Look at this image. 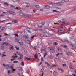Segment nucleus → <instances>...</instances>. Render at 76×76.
I'll return each mask as SVG.
<instances>
[{"label": "nucleus", "instance_id": "1", "mask_svg": "<svg viewBox=\"0 0 76 76\" xmlns=\"http://www.w3.org/2000/svg\"><path fill=\"white\" fill-rule=\"evenodd\" d=\"M48 50L50 51L51 53H53L55 52L54 50L52 48H50V47H48Z\"/></svg>", "mask_w": 76, "mask_h": 76}, {"label": "nucleus", "instance_id": "2", "mask_svg": "<svg viewBox=\"0 0 76 76\" xmlns=\"http://www.w3.org/2000/svg\"><path fill=\"white\" fill-rule=\"evenodd\" d=\"M19 56H20L18 57V58L19 60H20V59H22V58H23V57L24 56H23V55L22 54H21Z\"/></svg>", "mask_w": 76, "mask_h": 76}, {"label": "nucleus", "instance_id": "3", "mask_svg": "<svg viewBox=\"0 0 76 76\" xmlns=\"http://www.w3.org/2000/svg\"><path fill=\"white\" fill-rule=\"evenodd\" d=\"M66 54L67 55H68V56H72V54L70 52H67V51H66Z\"/></svg>", "mask_w": 76, "mask_h": 76}, {"label": "nucleus", "instance_id": "4", "mask_svg": "<svg viewBox=\"0 0 76 76\" xmlns=\"http://www.w3.org/2000/svg\"><path fill=\"white\" fill-rule=\"evenodd\" d=\"M70 46H72V47H73L74 48H76V44H70Z\"/></svg>", "mask_w": 76, "mask_h": 76}, {"label": "nucleus", "instance_id": "5", "mask_svg": "<svg viewBox=\"0 0 76 76\" xmlns=\"http://www.w3.org/2000/svg\"><path fill=\"white\" fill-rule=\"evenodd\" d=\"M3 66L4 67H6L7 68H8V67H9L10 66V65H8L7 64L5 65V64H3Z\"/></svg>", "mask_w": 76, "mask_h": 76}, {"label": "nucleus", "instance_id": "6", "mask_svg": "<svg viewBox=\"0 0 76 76\" xmlns=\"http://www.w3.org/2000/svg\"><path fill=\"white\" fill-rule=\"evenodd\" d=\"M62 20L63 21H59L58 22L59 23H60V22H62L63 23H64V24H65L66 22H65V20L64 19H62Z\"/></svg>", "mask_w": 76, "mask_h": 76}, {"label": "nucleus", "instance_id": "7", "mask_svg": "<svg viewBox=\"0 0 76 76\" xmlns=\"http://www.w3.org/2000/svg\"><path fill=\"white\" fill-rule=\"evenodd\" d=\"M47 48V46H45L42 47V50H43L44 51V50H45L46 48Z\"/></svg>", "mask_w": 76, "mask_h": 76}, {"label": "nucleus", "instance_id": "8", "mask_svg": "<svg viewBox=\"0 0 76 76\" xmlns=\"http://www.w3.org/2000/svg\"><path fill=\"white\" fill-rule=\"evenodd\" d=\"M10 14H12L13 15H16L15 12L13 11H10Z\"/></svg>", "mask_w": 76, "mask_h": 76}, {"label": "nucleus", "instance_id": "9", "mask_svg": "<svg viewBox=\"0 0 76 76\" xmlns=\"http://www.w3.org/2000/svg\"><path fill=\"white\" fill-rule=\"evenodd\" d=\"M2 45L5 44V45H6L7 46H9V45H10V44H9L6 42L3 43H2Z\"/></svg>", "mask_w": 76, "mask_h": 76}, {"label": "nucleus", "instance_id": "10", "mask_svg": "<svg viewBox=\"0 0 76 76\" xmlns=\"http://www.w3.org/2000/svg\"><path fill=\"white\" fill-rule=\"evenodd\" d=\"M19 15L21 16H25V15L23 14V13H21L20 12H19Z\"/></svg>", "mask_w": 76, "mask_h": 76}, {"label": "nucleus", "instance_id": "11", "mask_svg": "<svg viewBox=\"0 0 76 76\" xmlns=\"http://www.w3.org/2000/svg\"><path fill=\"white\" fill-rule=\"evenodd\" d=\"M12 59H11V60L12 61H13V60H14L15 58H15V56H13L12 57Z\"/></svg>", "mask_w": 76, "mask_h": 76}, {"label": "nucleus", "instance_id": "12", "mask_svg": "<svg viewBox=\"0 0 76 76\" xmlns=\"http://www.w3.org/2000/svg\"><path fill=\"white\" fill-rule=\"evenodd\" d=\"M10 67L12 69V72H13V71H15V70H16V69H13V67L12 66V67L10 66Z\"/></svg>", "mask_w": 76, "mask_h": 76}, {"label": "nucleus", "instance_id": "13", "mask_svg": "<svg viewBox=\"0 0 76 76\" xmlns=\"http://www.w3.org/2000/svg\"><path fill=\"white\" fill-rule=\"evenodd\" d=\"M21 65L23 66H25V64H24V62L23 61H22L21 63Z\"/></svg>", "mask_w": 76, "mask_h": 76}, {"label": "nucleus", "instance_id": "14", "mask_svg": "<svg viewBox=\"0 0 76 76\" xmlns=\"http://www.w3.org/2000/svg\"><path fill=\"white\" fill-rule=\"evenodd\" d=\"M57 65H52V66H51L52 68L53 67H57Z\"/></svg>", "mask_w": 76, "mask_h": 76}, {"label": "nucleus", "instance_id": "15", "mask_svg": "<svg viewBox=\"0 0 76 76\" xmlns=\"http://www.w3.org/2000/svg\"><path fill=\"white\" fill-rule=\"evenodd\" d=\"M45 63L46 64H47V66H50V64L48 63V62H45Z\"/></svg>", "mask_w": 76, "mask_h": 76}, {"label": "nucleus", "instance_id": "16", "mask_svg": "<svg viewBox=\"0 0 76 76\" xmlns=\"http://www.w3.org/2000/svg\"><path fill=\"white\" fill-rule=\"evenodd\" d=\"M64 41H65V42H69V41H68V40L66 38L64 39Z\"/></svg>", "mask_w": 76, "mask_h": 76}, {"label": "nucleus", "instance_id": "17", "mask_svg": "<svg viewBox=\"0 0 76 76\" xmlns=\"http://www.w3.org/2000/svg\"><path fill=\"white\" fill-rule=\"evenodd\" d=\"M46 9H49L50 8V6L48 5L46 6L45 7Z\"/></svg>", "mask_w": 76, "mask_h": 76}, {"label": "nucleus", "instance_id": "18", "mask_svg": "<svg viewBox=\"0 0 76 76\" xmlns=\"http://www.w3.org/2000/svg\"><path fill=\"white\" fill-rule=\"evenodd\" d=\"M47 52L45 53L43 57H45V56H47Z\"/></svg>", "mask_w": 76, "mask_h": 76}, {"label": "nucleus", "instance_id": "19", "mask_svg": "<svg viewBox=\"0 0 76 76\" xmlns=\"http://www.w3.org/2000/svg\"><path fill=\"white\" fill-rule=\"evenodd\" d=\"M17 69L18 70H19L20 71V70H22V68L20 67H17Z\"/></svg>", "mask_w": 76, "mask_h": 76}, {"label": "nucleus", "instance_id": "20", "mask_svg": "<svg viewBox=\"0 0 76 76\" xmlns=\"http://www.w3.org/2000/svg\"><path fill=\"white\" fill-rule=\"evenodd\" d=\"M35 7H36L37 8H39L40 7L39 5H35Z\"/></svg>", "mask_w": 76, "mask_h": 76}, {"label": "nucleus", "instance_id": "21", "mask_svg": "<svg viewBox=\"0 0 76 76\" xmlns=\"http://www.w3.org/2000/svg\"><path fill=\"white\" fill-rule=\"evenodd\" d=\"M39 28H42V26H41V25H39L38 26Z\"/></svg>", "mask_w": 76, "mask_h": 76}, {"label": "nucleus", "instance_id": "22", "mask_svg": "<svg viewBox=\"0 0 76 76\" xmlns=\"http://www.w3.org/2000/svg\"><path fill=\"white\" fill-rule=\"evenodd\" d=\"M15 48L17 50H19V47H18L17 46H15Z\"/></svg>", "mask_w": 76, "mask_h": 76}, {"label": "nucleus", "instance_id": "23", "mask_svg": "<svg viewBox=\"0 0 76 76\" xmlns=\"http://www.w3.org/2000/svg\"><path fill=\"white\" fill-rule=\"evenodd\" d=\"M25 58L26 59L28 60H31V58H29L28 57H25Z\"/></svg>", "mask_w": 76, "mask_h": 76}, {"label": "nucleus", "instance_id": "24", "mask_svg": "<svg viewBox=\"0 0 76 76\" xmlns=\"http://www.w3.org/2000/svg\"><path fill=\"white\" fill-rule=\"evenodd\" d=\"M13 22H14L15 23H18V21L16 20H14L13 21Z\"/></svg>", "mask_w": 76, "mask_h": 76}, {"label": "nucleus", "instance_id": "25", "mask_svg": "<svg viewBox=\"0 0 76 76\" xmlns=\"http://www.w3.org/2000/svg\"><path fill=\"white\" fill-rule=\"evenodd\" d=\"M30 72V71L29 69H28L26 71V72L27 73H29Z\"/></svg>", "mask_w": 76, "mask_h": 76}, {"label": "nucleus", "instance_id": "26", "mask_svg": "<svg viewBox=\"0 0 76 76\" xmlns=\"http://www.w3.org/2000/svg\"><path fill=\"white\" fill-rule=\"evenodd\" d=\"M17 54L18 55H19V56H20L21 54L20 53V52H17Z\"/></svg>", "mask_w": 76, "mask_h": 76}, {"label": "nucleus", "instance_id": "27", "mask_svg": "<svg viewBox=\"0 0 76 76\" xmlns=\"http://www.w3.org/2000/svg\"><path fill=\"white\" fill-rule=\"evenodd\" d=\"M61 28L63 30H65V29H66V27L64 26L63 27H61Z\"/></svg>", "mask_w": 76, "mask_h": 76}, {"label": "nucleus", "instance_id": "28", "mask_svg": "<svg viewBox=\"0 0 76 76\" xmlns=\"http://www.w3.org/2000/svg\"><path fill=\"white\" fill-rule=\"evenodd\" d=\"M48 44H50L51 43V41H48Z\"/></svg>", "mask_w": 76, "mask_h": 76}, {"label": "nucleus", "instance_id": "29", "mask_svg": "<svg viewBox=\"0 0 76 76\" xmlns=\"http://www.w3.org/2000/svg\"><path fill=\"white\" fill-rule=\"evenodd\" d=\"M15 9H17V10H20V9H21V8L20 7H16L15 8Z\"/></svg>", "mask_w": 76, "mask_h": 76}, {"label": "nucleus", "instance_id": "30", "mask_svg": "<svg viewBox=\"0 0 76 76\" xmlns=\"http://www.w3.org/2000/svg\"><path fill=\"white\" fill-rule=\"evenodd\" d=\"M4 4H5V5H6L7 6H8V5H9V4L7 2H4Z\"/></svg>", "mask_w": 76, "mask_h": 76}, {"label": "nucleus", "instance_id": "31", "mask_svg": "<svg viewBox=\"0 0 76 76\" xmlns=\"http://www.w3.org/2000/svg\"><path fill=\"white\" fill-rule=\"evenodd\" d=\"M13 63H18V61H14Z\"/></svg>", "mask_w": 76, "mask_h": 76}, {"label": "nucleus", "instance_id": "32", "mask_svg": "<svg viewBox=\"0 0 76 76\" xmlns=\"http://www.w3.org/2000/svg\"><path fill=\"white\" fill-rule=\"evenodd\" d=\"M19 44H20V45H23V42H19Z\"/></svg>", "mask_w": 76, "mask_h": 76}, {"label": "nucleus", "instance_id": "33", "mask_svg": "<svg viewBox=\"0 0 76 76\" xmlns=\"http://www.w3.org/2000/svg\"><path fill=\"white\" fill-rule=\"evenodd\" d=\"M69 68L71 69H73V66H69Z\"/></svg>", "mask_w": 76, "mask_h": 76}, {"label": "nucleus", "instance_id": "34", "mask_svg": "<svg viewBox=\"0 0 76 76\" xmlns=\"http://www.w3.org/2000/svg\"><path fill=\"white\" fill-rule=\"evenodd\" d=\"M57 6H60L61 4H60V3L58 2L57 3Z\"/></svg>", "mask_w": 76, "mask_h": 76}, {"label": "nucleus", "instance_id": "35", "mask_svg": "<svg viewBox=\"0 0 76 76\" xmlns=\"http://www.w3.org/2000/svg\"><path fill=\"white\" fill-rule=\"evenodd\" d=\"M4 46H2L1 47V49L2 50L3 49H4Z\"/></svg>", "mask_w": 76, "mask_h": 76}, {"label": "nucleus", "instance_id": "36", "mask_svg": "<svg viewBox=\"0 0 76 76\" xmlns=\"http://www.w3.org/2000/svg\"><path fill=\"white\" fill-rule=\"evenodd\" d=\"M15 37H18L19 36H18V34H15Z\"/></svg>", "mask_w": 76, "mask_h": 76}, {"label": "nucleus", "instance_id": "37", "mask_svg": "<svg viewBox=\"0 0 76 76\" xmlns=\"http://www.w3.org/2000/svg\"><path fill=\"white\" fill-rule=\"evenodd\" d=\"M60 54H62V55H63L62 53H57L56 54V56H58V55H60Z\"/></svg>", "mask_w": 76, "mask_h": 76}, {"label": "nucleus", "instance_id": "38", "mask_svg": "<svg viewBox=\"0 0 76 76\" xmlns=\"http://www.w3.org/2000/svg\"><path fill=\"white\" fill-rule=\"evenodd\" d=\"M45 25V23H44L43 22L42 23V26H43V25Z\"/></svg>", "mask_w": 76, "mask_h": 76}, {"label": "nucleus", "instance_id": "39", "mask_svg": "<svg viewBox=\"0 0 76 76\" xmlns=\"http://www.w3.org/2000/svg\"><path fill=\"white\" fill-rule=\"evenodd\" d=\"M58 51H60V50H61V48H58Z\"/></svg>", "mask_w": 76, "mask_h": 76}, {"label": "nucleus", "instance_id": "40", "mask_svg": "<svg viewBox=\"0 0 76 76\" xmlns=\"http://www.w3.org/2000/svg\"><path fill=\"white\" fill-rule=\"evenodd\" d=\"M4 29H5V27H4L2 28L1 30H4Z\"/></svg>", "mask_w": 76, "mask_h": 76}, {"label": "nucleus", "instance_id": "41", "mask_svg": "<svg viewBox=\"0 0 76 76\" xmlns=\"http://www.w3.org/2000/svg\"><path fill=\"white\" fill-rule=\"evenodd\" d=\"M35 50V51H36V52H37H37H38V51H39L38 49H36Z\"/></svg>", "mask_w": 76, "mask_h": 76}, {"label": "nucleus", "instance_id": "42", "mask_svg": "<svg viewBox=\"0 0 76 76\" xmlns=\"http://www.w3.org/2000/svg\"><path fill=\"white\" fill-rule=\"evenodd\" d=\"M58 32H62V30H59Z\"/></svg>", "mask_w": 76, "mask_h": 76}, {"label": "nucleus", "instance_id": "43", "mask_svg": "<svg viewBox=\"0 0 76 76\" xmlns=\"http://www.w3.org/2000/svg\"><path fill=\"white\" fill-rule=\"evenodd\" d=\"M58 24H59V23H54V25H58Z\"/></svg>", "mask_w": 76, "mask_h": 76}, {"label": "nucleus", "instance_id": "44", "mask_svg": "<svg viewBox=\"0 0 76 76\" xmlns=\"http://www.w3.org/2000/svg\"><path fill=\"white\" fill-rule=\"evenodd\" d=\"M6 11L7 12H10V10H7Z\"/></svg>", "mask_w": 76, "mask_h": 76}, {"label": "nucleus", "instance_id": "45", "mask_svg": "<svg viewBox=\"0 0 76 76\" xmlns=\"http://www.w3.org/2000/svg\"><path fill=\"white\" fill-rule=\"evenodd\" d=\"M56 10H58V9H60L58 8H57V7H56L55 8Z\"/></svg>", "mask_w": 76, "mask_h": 76}, {"label": "nucleus", "instance_id": "46", "mask_svg": "<svg viewBox=\"0 0 76 76\" xmlns=\"http://www.w3.org/2000/svg\"><path fill=\"white\" fill-rule=\"evenodd\" d=\"M53 12H59L58 11H57L56 10H53Z\"/></svg>", "mask_w": 76, "mask_h": 76}, {"label": "nucleus", "instance_id": "47", "mask_svg": "<svg viewBox=\"0 0 76 76\" xmlns=\"http://www.w3.org/2000/svg\"><path fill=\"white\" fill-rule=\"evenodd\" d=\"M10 48V50H11H11H13V47L10 48Z\"/></svg>", "mask_w": 76, "mask_h": 76}, {"label": "nucleus", "instance_id": "48", "mask_svg": "<svg viewBox=\"0 0 76 76\" xmlns=\"http://www.w3.org/2000/svg\"><path fill=\"white\" fill-rule=\"evenodd\" d=\"M53 75H54V76H56V73L55 72H54L53 73Z\"/></svg>", "mask_w": 76, "mask_h": 76}, {"label": "nucleus", "instance_id": "49", "mask_svg": "<svg viewBox=\"0 0 76 76\" xmlns=\"http://www.w3.org/2000/svg\"><path fill=\"white\" fill-rule=\"evenodd\" d=\"M63 66L65 67V66H66V64H63Z\"/></svg>", "mask_w": 76, "mask_h": 76}, {"label": "nucleus", "instance_id": "50", "mask_svg": "<svg viewBox=\"0 0 76 76\" xmlns=\"http://www.w3.org/2000/svg\"><path fill=\"white\" fill-rule=\"evenodd\" d=\"M6 55H4V54H3L2 55V57H6Z\"/></svg>", "mask_w": 76, "mask_h": 76}, {"label": "nucleus", "instance_id": "51", "mask_svg": "<svg viewBox=\"0 0 76 76\" xmlns=\"http://www.w3.org/2000/svg\"><path fill=\"white\" fill-rule=\"evenodd\" d=\"M26 38H28V39L29 38V37H28V36L27 35L26 36Z\"/></svg>", "mask_w": 76, "mask_h": 76}, {"label": "nucleus", "instance_id": "52", "mask_svg": "<svg viewBox=\"0 0 76 76\" xmlns=\"http://www.w3.org/2000/svg\"><path fill=\"white\" fill-rule=\"evenodd\" d=\"M28 4V5H26V7H29V5H29V4L28 3V4Z\"/></svg>", "mask_w": 76, "mask_h": 76}, {"label": "nucleus", "instance_id": "53", "mask_svg": "<svg viewBox=\"0 0 76 76\" xmlns=\"http://www.w3.org/2000/svg\"><path fill=\"white\" fill-rule=\"evenodd\" d=\"M61 68H58V70H61Z\"/></svg>", "mask_w": 76, "mask_h": 76}, {"label": "nucleus", "instance_id": "54", "mask_svg": "<svg viewBox=\"0 0 76 76\" xmlns=\"http://www.w3.org/2000/svg\"><path fill=\"white\" fill-rule=\"evenodd\" d=\"M41 60L42 61H44V60H43V58H42V57Z\"/></svg>", "mask_w": 76, "mask_h": 76}, {"label": "nucleus", "instance_id": "55", "mask_svg": "<svg viewBox=\"0 0 76 76\" xmlns=\"http://www.w3.org/2000/svg\"><path fill=\"white\" fill-rule=\"evenodd\" d=\"M64 48H67V46L64 45Z\"/></svg>", "mask_w": 76, "mask_h": 76}, {"label": "nucleus", "instance_id": "56", "mask_svg": "<svg viewBox=\"0 0 76 76\" xmlns=\"http://www.w3.org/2000/svg\"><path fill=\"white\" fill-rule=\"evenodd\" d=\"M34 47L35 50H37V46H34Z\"/></svg>", "mask_w": 76, "mask_h": 76}, {"label": "nucleus", "instance_id": "57", "mask_svg": "<svg viewBox=\"0 0 76 76\" xmlns=\"http://www.w3.org/2000/svg\"><path fill=\"white\" fill-rule=\"evenodd\" d=\"M33 12L34 13H35V12L36 11V10H33Z\"/></svg>", "mask_w": 76, "mask_h": 76}, {"label": "nucleus", "instance_id": "58", "mask_svg": "<svg viewBox=\"0 0 76 76\" xmlns=\"http://www.w3.org/2000/svg\"><path fill=\"white\" fill-rule=\"evenodd\" d=\"M72 37H74L75 35H74V34H72Z\"/></svg>", "mask_w": 76, "mask_h": 76}, {"label": "nucleus", "instance_id": "59", "mask_svg": "<svg viewBox=\"0 0 76 76\" xmlns=\"http://www.w3.org/2000/svg\"><path fill=\"white\" fill-rule=\"evenodd\" d=\"M11 7H15V6H13V5H11Z\"/></svg>", "mask_w": 76, "mask_h": 76}, {"label": "nucleus", "instance_id": "60", "mask_svg": "<svg viewBox=\"0 0 76 76\" xmlns=\"http://www.w3.org/2000/svg\"><path fill=\"white\" fill-rule=\"evenodd\" d=\"M62 3H64V2H65V1H64V0H62Z\"/></svg>", "mask_w": 76, "mask_h": 76}, {"label": "nucleus", "instance_id": "61", "mask_svg": "<svg viewBox=\"0 0 76 76\" xmlns=\"http://www.w3.org/2000/svg\"><path fill=\"white\" fill-rule=\"evenodd\" d=\"M57 44H58L56 42H55V45H57Z\"/></svg>", "mask_w": 76, "mask_h": 76}, {"label": "nucleus", "instance_id": "62", "mask_svg": "<svg viewBox=\"0 0 76 76\" xmlns=\"http://www.w3.org/2000/svg\"><path fill=\"white\" fill-rule=\"evenodd\" d=\"M71 28H69V29H68V31H71Z\"/></svg>", "mask_w": 76, "mask_h": 76}, {"label": "nucleus", "instance_id": "63", "mask_svg": "<svg viewBox=\"0 0 76 76\" xmlns=\"http://www.w3.org/2000/svg\"><path fill=\"white\" fill-rule=\"evenodd\" d=\"M24 52H25V53H26L27 52V51H26V49L24 50Z\"/></svg>", "mask_w": 76, "mask_h": 76}, {"label": "nucleus", "instance_id": "64", "mask_svg": "<svg viewBox=\"0 0 76 76\" xmlns=\"http://www.w3.org/2000/svg\"><path fill=\"white\" fill-rule=\"evenodd\" d=\"M72 75H73V76H76V75H75V74H72Z\"/></svg>", "mask_w": 76, "mask_h": 76}]
</instances>
